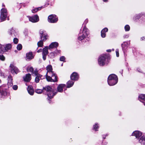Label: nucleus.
Here are the masks:
<instances>
[{"label":"nucleus","mask_w":145,"mask_h":145,"mask_svg":"<svg viewBox=\"0 0 145 145\" xmlns=\"http://www.w3.org/2000/svg\"><path fill=\"white\" fill-rule=\"evenodd\" d=\"M138 99L139 100L143 103L144 105H145V95L141 94L139 96Z\"/></svg>","instance_id":"obj_17"},{"label":"nucleus","mask_w":145,"mask_h":145,"mask_svg":"<svg viewBox=\"0 0 145 145\" xmlns=\"http://www.w3.org/2000/svg\"><path fill=\"white\" fill-rule=\"evenodd\" d=\"M108 57L107 55L103 54L101 55L98 59V64L101 66L106 65L108 62Z\"/></svg>","instance_id":"obj_4"},{"label":"nucleus","mask_w":145,"mask_h":145,"mask_svg":"<svg viewBox=\"0 0 145 145\" xmlns=\"http://www.w3.org/2000/svg\"><path fill=\"white\" fill-rule=\"evenodd\" d=\"M2 7L3 8L1 9L0 11V19L2 21L5 20L8 15L7 10L4 8L5 7V5L3 4Z\"/></svg>","instance_id":"obj_5"},{"label":"nucleus","mask_w":145,"mask_h":145,"mask_svg":"<svg viewBox=\"0 0 145 145\" xmlns=\"http://www.w3.org/2000/svg\"><path fill=\"white\" fill-rule=\"evenodd\" d=\"M12 80H8L7 83V85L8 86V87H11L13 85Z\"/></svg>","instance_id":"obj_32"},{"label":"nucleus","mask_w":145,"mask_h":145,"mask_svg":"<svg viewBox=\"0 0 145 145\" xmlns=\"http://www.w3.org/2000/svg\"><path fill=\"white\" fill-rule=\"evenodd\" d=\"M128 35H125L124 36V38H127L128 37Z\"/></svg>","instance_id":"obj_50"},{"label":"nucleus","mask_w":145,"mask_h":145,"mask_svg":"<svg viewBox=\"0 0 145 145\" xmlns=\"http://www.w3.org/2000/svg\"><path fill=\"white\" fill-rule=\"evenodd\" d=\"M0 74L1 76L3 77V78H5L6 76L5 74L4 73L2 72H0Z\"/></svg>","instance_id":"obj_45"},{"label":"nucleus","mask_w":145,"mask_h":145,"mask_svg":"<svg viewBox=\"0 0 145 145\" xmlns=\"http://www.w3.org/2000/svg\"><path fill=\"white\" fill-rule=\"evenodd\" d=\"M137 70L138 71V72H140V71L138 70V69H137Z\"/></svg>","instance_id":"obj_55"},{"label":"nucleus","mask_w":145,"mask_h":145,"mask_svg":"<svg viewBox=\"0 0 145 145\" xmlns=\"http://www.w3.org/2000/svg\"><path fill=\"white\" fill-rule=\"evenodd\" d=\"M118 82V78L116 75L114 74L110 75L108 77L107 82L110 86L115 85Z\"/></svg>","instance_id":"obj_3"},{"label":"nucleus","mask_w":145,"mask_h":145,"mask_svg":"<svg viewBox=\"0 0 145 145\" xmlns=\"http://www.w3.org/2000/svg\"><path fill=\"white\" fill-rule=\"evenodd\" d=\"M116 55L117 57H118L119 56V50L118 49H117L116 50Z\"/></svg>","instance_id":"obj_46"},{"label":"nucleus","mask_w":145,"mask_h":145,"mask_svg":"<svg viewBox=\"0 0 145 145\" xmlns=\"http://www.w3.org/2000/svg\"><path fill=\"white\" fill-rule=\"evenodd\" d=\"M8 33L10 35L12 36L13 37L16 36L17 33L15 31V30L12 28L10 29L8 31Z\"/></svg>","instance_id":"obj_20"},{"label":"nucleus","mask_w":145,"mask_h":145,"mask_svg":"<svg viewBox=\"0 0 145 145\" xmlns=\"http://www.w3.org/2000/svg\"><path fill=\"white\" fill-rule=\"evenodd\" d=\"M18 39L16 38H15L14 39L13 42L14 44H17L18 43Z\"/></svg>","instance_id":"obj_38"},{"label":"nucleus","mask_w":145,"mask_h":145,"mask_svg":"<svg viewBox=\"0 0 145 145\" xmlns=\"http://www.w3.org/2000/svg\"><path fill=\"white\" fill-rule=\"evenodd\" d=\"M7 88V87L6 88L5 86V85H2L0 87V92L2 95V97L7 95V93L6 91Z\"/></svg>","instance_id":"obj_9"},{"label":"nucleus","mask_w":145,"mask_h":145,"mask_svg":"<svg viewBox=\"0 0 145 145\" xmlns=\"http://www.w3.org/2000/svg\"><path fill=\"white\" fill-rule=\"evenodd\" d=\"M106 51L108 52H111V50H106Z\"/></svg>","instance_id":"obj_51"},{"label":"nucleus","mask_w":145,"mask_h":145,"mask_svg":"<svg viewBox=\"0 0 145 145\" xmlns=\"http://www.w3.org/2000/svg\"><path fill=\"white\" fill-rule=\"evenodd\" d=\"M3 48H4V49L5 50V51H7L8 50H10L12 48V46L10 44H7L5 46H3Z\"/></svg>","instance_id":"obj_22"},{"label":"nucleus","mask_w":145,"mask_h":145,"mask_svg":"<svg viewBox=\"0 0 145 145\" xmlns=\"http://www.w3.org/2000/svg\"><path fill=\"white\" fill-rule=\"evenodd\" d=\"M47 35H44L42 37V39H41V40L43 41H45L47 39Z\"/></svg>","instance_id":"obj_37"},{"label":"nucleus","mask_w":145,"mask_h":145,"mask_svg":"<svg viewBox=\"0 0 145 145\" xmlns=\"http://www.w3.org/2000/svg\"><path fill=\"white\" fill-rule=\"evenodd\" d=\"M88 20L87 19H86L84 21V23L83 24V25H84V27L85 26V25H86V24L88 22Z\"/></svg>","instance_id":"obj_47"},{"label":"nucleus","mask_w":145,"mask_h":145,"mask_svg":"<svg viewBox=\"0 0 145 145\" xmlns=\"http://www.w3.org/2000/svg\"><path fill=\"white\" fill-rule=\"evenodd\" d=\"M1 80L0 79V83H1Z\"/></svg>","instance_id":"obj_56"},{"label":"nucleus","mask_w":145,"mask_h":145,"mask_svg":"<svg viewBox=\"0 0 145 145\" xmlns=\"http://www.w3.org/2000/svg\"><path fill=\"white\" fill-rule=\"evenodd\" d=\"M46 69L47 71L46 74H49L50 75H51L52 76L56 74L52 71V68L51 65H48L47 66Z\"/></svg>","instance_id":"obj_12"},{"label":"nucleus","mask_w":145,"mask_h":145,"mask_svg":"<svg viewBox=\"0 0 145 145\" xmlns=\"http://www.w3.org/2000/svg\"><path fill=\"white\" fill-rule=\"evenodd\" d=\"M108 29L105 27L103 29L101 32V35L102 37L104 38L106 37L105 33L108 31Z\"/></svg>","instance_id":"obj_19"},{"label":"nucleus","mask_w":145,"mask_h":145,"mask_svg":"<svg viewBox=\"0 0 145 145\" xmlns=\"http://www.w3.org/2000/svg\"><path fill=\"white\" fill-rule=\"evenodd\" d=\"M89 34L88 30L86 27H84L83 30H80L78 37V39L79 41L83 40L84 39L86 38Z\"/></svg>","instance_id":"obj_2"},{"label":"nucleus","mask_w":145,"mask_h":145,"mask_svg":"<svg viewBox=\"0 0 145 145\" xmlns=\"http://www.w3.org/2000/svg\"><path fill=\"white\" fill-rule=\"evenodd\" d=\"M142 133L139 131H135L132 134V135L135 136L136 138H138L142 135Z\"/></svg>","instance_id":"obj_14"},{"label":"nucleus","mask_w":145,"mask_h":145,"mask_svg":"<svg viewBox=\"0 0 145 145\" xmlns=\"http://www.w3.org/2000/svg\"><path fill=\"white\" fill-rule=\"evenodd\" d=\"M74 82L72 81L71 80L67 82V87L68 88H69L71 87L74 84Z\"/></svg>","instance_id":"obj_25"},{"label":"nucleus","mask_w":145,"mask_h":145,"mask_svg":"<svg viewBox=\"0 0 145 145\" xmlns=\"http://www.w3.org/2000/svg\"><path fill=\"white\" fill-rule=\"evenodd\" d=\"M8 80H12V76L11 75H9L8 76Z\"/></svg>","instance_id":"obj_43"},{"label":"nucleus","mask_w":145,"mask_h":145,"mask_svg":"<svg viewBox=\"0 0 145 145\" xmlns=\"http://www.w3.org/2000/svg\"><path fill=\"white\" fill-rule=\"evenodd\" d=\"M99 128V126L97 125V123L95 124L93 126V129L95 130V131H97V129Z\"/></svg>","instance_id":"obj_36"},{"label":"nucleus","mask_w":145,"mask_h":145,"mask_svg":"<svg viewBox=\"0 0 145 145\" xmlns=\"http://www.w3.org/2000/svg\"><path fill=\"white\" fill-rule=\"evenodd\" d=\"M42 8V7H41L33 9L32 10V12L33 13H35L38 10H40Z\"/></svg>","instance_id":"obj_29"},{"label":"nucleus","mask_w":145,"mask_h":145,"mask_svg":"<svg viewBox=\"0 0 145 145\" xmlns=\"http://www.w3.org/2000/svg\"><path fill=\"white\" fill-rule=\"evenodd\" d=\"M66 86L65 84H59L57 87V89L58 91L61 92L63 91V89Z\"/></svg>","instance_id":"obj_18"},{"label":"nucleus","mask_w":145,"mask_h":145,"mask_svg":"<svg viewBox=\"0 0 145 145\" xmlns=\"http://www.w3.org/2000/svg\"><path fill=\"white\" fill-rule=\"evenodd\" d=\"M42 76L40 74H39L37 76L35 79V82L36 83L39 82L40 79L41 78Z\"/></svg>","instance_id":"obj_27"},{"label":"nucleus","mask_w":145,"mask_h":145,"mask_svg":"<svg viewBox=\"0 0 145 145\" xmlns=\"http://www.w3.org/2000/svg\"><path fill=\"white\" fill-rule=\"evenodd\" d=\"M58 18L55 14H51L49 15L48 17V21L51 23H55L58 21Z\"/></svg>","instance_id":"obj_7"},{"label":"nucleus","mask_w":145,"mask_h":145,"mask_svg":"<svg viewBox=\"0 0 145 145\" xmlns=\"http://www.w3.org/2000/svg\"><path fill=\"white\" fill-rule=\"evenodd\" d=\"M18 87L16 85H14L13 86L12 88L14 90H16L17 89Z\"/></svg>","instance_id":"obj_44"},{"label":"nucleus","mask_w":145,"mask_h":145,"mask_svg":"<svg viewBox=\"0 0 145 145\" xmlns=\"http://www.w3.org/2000/svg\"><path fill=\"white\" fill-rule=\"evenodd\" d=\"M141 16V14H138L135 17V19L136 20L137 19H138L140 18Z\"/></svg>","instance_id":"obj_41"},{"label":"nucleus","mask_w":145,"mask_h":145,"mask_svg":"<svg viewBox=\"0 0 145 145\" xmlns=\"http://www.w3.org/2000/svg\"><path fill=\"white\" fill-rule=\"evenodd\" d=\"M48 46H45L42 49V58L44 60H45L46 58V56L48 54Z\"/></svg>","instance_id":"obj_10"},{"label":"nucleus","mask_w":145,"mask_h":145,"mask_svg":"<svg viewBox=\"0 0 145 145\" xmlns=\"http://www.w3.org/2000/svg\"><path fill=\"white\" fill-rule=\"evenodd\" d=\"M139 142L142 144L145 145V138L144 136L141 137L139 140Z\"/></svg>","instance_id":"obj_24"},{"label":"nucleus","mask_w":145,"mask_h":145,"mask_svg":"<svg viewBox=\"0 0 145 145\" xmlns=\"http://www.w3.org/2000/svg\"><path fill=\"white\" fill-rule=\"evenodd\" d=\"M5 52L4 48L3 46L0 44V53L3 52Z\"/></svg>","instance_id":"obj_33"},{"label":"nucleus","mask_w":145,"mask_h":145,"mask_svg":"<svg viewBox=\"0 0 145 145\" xmlns=\"http://www.w3.org/2000/svg\"><path fill=\"white\" fill-rule=\"evenodd\" d=\"M26 60H29L33 58L32 56L33 54L32 52H29L26 54Z\"/></svg>","instance_id":"obj_21"},{"label":"nucleus","mask_w":145,"mask_h":145,"mask_svg":"<svg viewBox=\"0 0 145 145\" xmlns=\"http://www.w3.org/2000/svg\"><path fill=\"white\" fill-rule=\"evenodd\" d=\"M33 74H34L35 75L37 76L39 74L38 73V71L37 70H35L34 71H33L32 73Z\"/></svg>","instance_id":"obj_42"},{"label":"nucleus","mask_w":145,"mask_h":145,"mask_svg":"<svg viewBox=\"0 0 145 145\" xmlns=\"http://www.w3.org/2000/svg\"><path fill=\"white\" fill-rule=\"evenodd\" d=\"M71 79L73 80H77L79 78L78 74L76 72H73L71 76Z\"/></svg>","instance_id":"obj_13"},{"label":"nucleus","mask_w":145,"mask_h":145,"mask_svg":"<svg viewBox=\"0 0 145 145\" xmlns=\"http://www.w3.org/2000/svg\"><path fill=\"white\" fill-rule=\"evenodd\" d=\"M108 0H103V1H104V2H106Z\"/></svg>","instance_id":"obj_52"},{"label":"nucleus","mask_w":145,"mask_h":145,"mask_svg":"<svg viewBox=\"0 0 145 145\" xmlns=\"http://www.w3.org/2000/svg\"><path fill=\"white\" fill-rule=\"evenodd\" d=\"M17 48L18 50H20L22 48V46L21 44H18L17 46Z\"/></svg>","instance_id":"obj_35"},{"label":"nucleus","mask_w":145,"mask_h":145,"mask_svg":"<svg viewBox=\"0 0 145 145\" xmlns=\"http://www.w3.org/2000/svg\"><path fill=\"white\" fill-rule=\"evenodd\" d=\"M24 80L26 82H29L31 79V76L30 74H26L25 76L23 77Z\"/></svg>","instance_id":"obj_15"},{"label":"nucleus","mask_w":145,"mask_h":145,"mask_svg":"<svg viewBox=\"0 0 145 145\" xmlns=\"http://www.w3.org/2000/svg\"><path fill=\"white\" fill-rule=\"evenodd\" d=\"M105 137H103V139H105V137Z\"/></svg>","instance_id":"obj_53"},{"label":"nucleus","mask_w":145,"mask_h":145,"mask_svg":"<svg viewBox=\"0 0 145 145\" xmlns=\"http://www.w3.org/2000/svg\"><path fill=\"white\" fill-rule=\"evenodd\" d=\"M42 51V49H40L39 50H38L37 52H38V53H39V52H41Z\"/></svg>","instance_id":"obj_49"},{"label":"nucleus","mask_w":145,"mask_h":145,"mask_svg":"<svg viewBox=\"0 0 145 145\" xmlns=\"http://www.w3.org/2000/svg\"><path fill=\"white\" fill-rule=\"evenodd\" d=\"M141 40H145V37H143L141 38Z\"/></svg>","instance_id":"obj_48"},{"label":"nucleus","mask_w":145,"mask_h":145,"mask_svg":"<svg viewBox=\"0 0 145 145\" xmlns=\"http://www.w3.org/2000/svg\"><path fill=\"white\" fill-rule=\"evenodd\" d=\"M45 93L48 97V99H51L57 93V90L54 89L53 87H51L49 86H47L45 88H44L43 90L37 89L35 90V92L37 93L40 94L42 92Z\"/></svg>","instance_id":"obj_1"},{"label":"nucleus","mask_w":145,"mask_h":145,"mask_svg":"<svg viewBox=\"0 0 145 145\" xmlns=\"http://www.w3.org/2000/svg\"><path fill=\"white\" fill-rule=\"evenodd\" d=\"M29 20L33 23L38 22L39 20V17L37 15H35L32 16H28Z\"/></svg>","instance_id":"obj_11"},{"label":"nucleus","mask_w":145,"mask_h":145,"mask_svg":"<svg viewBox=\"0 0 145 145\" xmlns=\"http://www.w3.org/2000/svg\"><path fill=\"white\" fill-rule=\"evenodd\" d=\"M58 46V43L56 42H52L48 47V49L54 48L57 47Z\"/></svg>","instance_id":"obj_16"},{"label":"nucleus","mask_w":145,"mask_h":145,"mask_svg":"<svg viewBox=\"0 0 145 145\" xmlns=\"http://www.w3.org/2000/svg\"><path fill=\"white\" fill-rule=\"evenodd\" d=\"M46 76L47 80L48 81L56 82L57 81V77L56 74L52 76L51 75H50L49 74H46Z\"/></svg>","instance_id":"obj_6"},{"label":"nucleus","mask_w":145,"mask_h":145,"mask_svg":"<svg viewBox=\"0 0 145 145\" xmlns=\"http://www.w3.org/2000/svg\"><path fill=\"white\" fill-rule=\"evenodd\" d=\"M128 44L127 42H124L123 43L121 44V46L123 50H124V49L128 47Z\"/></svg>","instance_id":"obj_26"},{"label":"nucleus","mask_w":145,"mask_h":145,"mask_svg":"<svg viewBox=\"0 0 145 145\" xmlns=\"http://www.w3.org/2000/svg\"><path fill=\"white\" fill-rule=\"evenodd\" d=\"M125 29L126 31H128L130 29V26L129 25H127L125 26Z\"/></svg>","instance_id":"obj_34"},{"label":"nucleus","mask_w":145,"mask_h":145,"mask_svg":"<svg viewBox=\"0 0 145 145\" xmlns=\"http://www.w3.org/2000/svg\"><path fill=\"white\" fill-rule=\"evenodd\" d=\"M65 59V57L64 56L61 57L60 58V60L61 61H64Z\"/></svg>","instance_id":"obj_40"},{"label":"nucleus","mask_w":145,"mask_h":145,"mask_svg":"<svg viewBox=\"0 0 145 145\" xmlns=\"http://www.w3.org/2000/svg\"><path fill=\"white\" fill-rule=\"evenodd\" d=\"M10 70L11 72L13 74H17L20 72L18 68L12 64L10 65Z\"/></svg>","instance_id":"obj_8"},{"label":"nucleus","mask_w":145,"mask_h":145,"mask_svg":"<svg viewBox=\"0 0 145 145\" xmlns=\"http://www.w3.org/2000/svg\"><path fill=\"white\" fill-rule=\"evenodd\" d=\"M45 31H44V30H42V29H41L40 31H39V33H40V37L41 39H42V36H43L44 35H45L44 34V32H45Z\"/></svg>","instance_id":"obj_28"},{"label":"nucleus","mask_w":145,"mask_h":145,"mask_svg":"<svg viewBox=\"0 0 145 145\" xmlns=\"http://www.w3.org/2000/svg\"><path fill=\"white\" fill-rule=\"evenodd\" d=\"M5 57L2 55H0V59L2 61H4L5 60Z\"/></svg>","instance_id":"obj_39"},{"label":"nucleus","mask_w":145,"mask_h":145,"mask_svg":"<svg viewBox=\"0 0 145 145\" xmlns=\"http://www.w3.org/2000/svg\"><path fill=\"white\" fill-rule=\"evenodd\" d=\"M27 91L31 95H33V94L34 91L32 88L30 86H28L27 88Z\"/></svg>","instance_id":"obj_23"},{"label":"nucleus","mask_w":145,"mask_h":145,"mask_svg":"<svg viewBox=\"0 0 145 145\" xmlns=\"http://www.w3.org/2000/svg\"><path fill=\"white\" fill-rule=\"evenodd\" d=\"M37 45L39 47H42L43 45V43L42 40L39 41L37 43Z\"/></svg>","instance_id":"obj_30"},{"label":"nucleus","mask_w":145,"mask_h":145,"mask_svg":"<svg viewBox=\"0 0 145 145\" xmlns=\"http://www.w3.org/2000/svg\"><path fill=\"white\" fill-rule=\"evenodd\" d=\"M27 70L28 72H33L34 71L32 67H28L27 68Z\"/></svg>","instance_id":"obj_31"},{"label":"nucleus","mask_w":145,"mask_h":145,"mask_svg":"<svg viewBox=\"0 0 145 145\" xmlns=\"http://www.w3.org/2000/svg\"><path fill=\"white\" fill-rule=\"evenodd\" d=\"M105 137H103V139H105V137Z\"/></svg>","instance_id":"obj_54"}]
</instances>
